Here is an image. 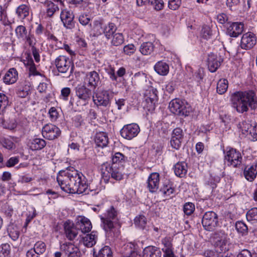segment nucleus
<instances>
[{"label": "nucleus", "mask_w": 257, "mask_h": 257, "mask_svg": "<svg viewBox=\"0 0 257 257\" xmlns=\"http://www.w3.org/2000/svg\"><path fill=\"white\" fill-rule=\"evenodd\" d=\"M25 65L29 71L30 75H40V73L37 71L36 66L32 59H28Z\"/></svg>", "instance_id": "43"}, {"label": "nucleus", "mask_w": 257, "mask_h": 257, "mask_svg": "<svg viewBox=\"0 0 257 257\" xmlns=\"http://www.w3.org/2000/svg\"><path fill=\"white\" fill-rule=\"evenodd\" d=\"M214 245L217 253L225 252L228 250V239L224 231L216 232L214 236Z\"/></svg>", "instance_id": "5"}, {"label": "nucleus", "mask_w": 257, "mask_h": 257, "mask_svg": "<svg viewBox=\"0 0 257 257\" xmlns=\"http://www.w3.org/2000/svg\"><path fill=\"white\" fill-rule=\"evenodd\" d=\"M57 181L61 189L67 193L75 191L76 185L81 181L80 174L73 168L60 171Z\"/></svg>", "instance_id": "2"}, {"label": "nucleus", "mask_w": 257, "mask_h": 257, "mask_svg": "<svg viewBox=\"0 0 257 257\" xmlns=\"http://www.w3.org/2000/svg\"><path fill=\"white\" fill-rule=\"evenodd\" d=\"M113 97L112 93L108 90H102L96 92L93 96V101L97 106L106 107L110 105Z\"/></svg>", "instance_id": "7"}, {"label": "nucleus", "mask_w": 257, "mask_h": 257, "mask_svg": "<svg viewBox=\"0 0 257 257\" xmlns=\"http://www.w3.org/2000/svg\"><path fill=\"white\" fill-rule=\"evenodd\" d=\"M195 210L194 204L191 202H188L184 205L183 210L184 213L187 215H191Z\"/></svg>", "instance_id": "55"}, {"label": "nucleus", "mask_w": 257, "mask_h": 257, "mask_svg": "<svg viewBox=\"0 0 257 257\" xmlns=\"http://www.w3.org/2000/svg\"><path fill=\"white\" fill-rule=\"evenodd\" d=\"M147 188L150 192H156L159 187L160 175L158 173H152L148 177L147 180Z\"/></svg>", "instance_id": "19"}, {"label": "nucleus", "mask_w": 257, "mask_h": 257, "mask_svg": "<svg viewBox=\"0 0 257 257\" xmlns=\"http://www.w3.org/2000/svg\"><path fill=\"white\" fill-rule=\"evenodd\" d=\"M76 95L77 97L76 104L81 107L88 103L91 96V91L86 86H78L75 88Z\"/></svg>", "instance_id": "6"}, {"label": "nucleus", "mask_w": 257, "mask_h": 257, "mask_svg": "<svg viewBox=\"0 0 257 257\" xmlns=\"http://www.w3.org/2000/svg\"><path fill=\"white\" fill-rule=\"evenodd\" d=\"M103 178H109L110 176L116 180H120L122 178L121 166L119 164L103 163L101 168Z\"/></svg>", "instance_id": "3"}, {"label": "nucleus", "mask_w": 257, "mask_h": 257, "mask_svg": "<svg viewBox=\"0 0 257 257\" xmlns=\"http://www.w3.org/2000/svg\"><path fill=\"white\" fill-rule=\"evenodd\" d=\"M235 227L237 231L241 233L242 235L247 232L248 227L243 221H239L236 222Z\"/></svg>", "instance_id": "51"}, {"label": "nucleus", "mask_w": 257, "mask_h": 257, "mask_svg": "<svg viewBox=\"0 0 257 257\" xmlns=\"http://www.w3.org/2000/svg\"><path fill=\"white\" fill-rule=\"evenodd\" d=\"M143 257H161L160 249L154 246H148L143 250Z\"/></svg>", "instance_id": "29"}, {"label": "nucleus", "mask_w": 257, "mask_h": 257, "mask_svg": "<svg viewBox=\"0 0 257 257\" xmlns=\"http://www.w3.org/2000/svg\"><path fill=\"white\" fill-rule=\"evenodd\" d=\"M30 8L28 5L23 4L19 6L16 9V14L18 17L25 19L29 15Z\"/></svg>", "instance_id": "40"}, {"label": "nucleus", "mask_w": 257, "mask_h": 257, "mask_svg": "<svg viewBox=\"0 0 257 257\" xmlns=\"http://www.w3.org/2000/svg\"><path fill=\"white\" fill-rule=\"evenodd\" d=\"M55 63L58 71L60 73H65L69 71L72 73L73 71V64L71 60L66 56H58L55 59Z\"/></svg>", "instance_id": "9"}, {"label": "nucleus", "mask_w": 257, "mask_h": 257, "mask_svg": "<svg viewBox=\"0 0 257 257\" xmlns=\"http://www.w3.org/2000/svg\"><path fill=\"white\" fill-rule=\"evenodd\" d=\"M135 225L138 227L144 229L147 225V218L144 215L137 216L134 220Z\"/></svg>", "instance_id": "44"}, {"label": "nucleus", "mask_w": 257, "mask_h": 257, "mask_svg": "<svg viewBox=\"0 0 257 257\" xmlns=\"http://www.w3.org/2000/svg\"><path fill=\"white\" fill-rule=\"evenodd\" d=\"M30 86L26 85L25 87H20L17 91V94L21 98H25L30 93Z\"/></svg>", "instance_id": "52"}, {"label": "nucleus", "mask_w": 257, "mask_h": 257, "mask_svg": "<svg viewBox=\"0 0 257 257\" xmlns=\"http://www.w3.org/2000/svg\"><path fill=\"white\" fill-rule=\"evenodd\" d=\"M61 133L59 128L51 123L45 124L42 131L43 136L49 140L57 139L60 136Z\"/></svg>", "instance_id": "12"}, {"label": "nucleus", "mask_w": 257, "mask_h": 257, "mask_svg": "<svg viewBox=\"0 0 257 257\" xmlns=\"http://www.w3.org/2000/svg\"><path fill=\"white\" fill-rule=\"evenodd\" d=\"M96 257H112L110 248L108 246H105L99 250Z\"/></svg>", "instance_id": "49"}, {"label": "nucleus", "mask_w": 257, "mask_h": 257, "mask_svg": "<svg viewBox=\"0 0 257 257\" xmlns=\"http://www.w3.org/2000/svg\"><path fill=\"white\" fill-rule=\"evenodd\" d=\"M187 164L184 162H178L174 166V172L176 176L183 177L187 172Z\"/></svg>", "instance_id": "34"}, {"label": "nucleus", "mask_w": 257, "mask_h": 257, "mask_svg": "<svg viewBox=\"0 0 257 257\" xmlns=\"http://www.w3.org/2000/svg\"><path fill=\"white\" fill-rule=\"evenodd\" d=\"M230 101L233 107L241 113L247 112L249 107L251 109H255L257 107L256 94L251 90L233 92L230 96Z\"/></svg>", "instance_id": "1"}, {"label": "nucleus", "mask_w": 257, "mask_h": 257, "mask_svg": "<svg viewBox=\"0 0 257 257\" xmlns=\"http://www.w3.org/2000/svg\"><path fill=\"white\" fill-rule=\"evenodd\" d=\"M239 125L242 134L245 135H248L249 130L252 128V124L247 121H243L241 123L239 124Z\"/></svg>", "instance_id": "50"}, {"label": "nucleus", "mask_w": 257, "mask_h": 257, "mask_svg": "<svg viewBox=\"0 0 257 257\" xmlns=\"http://www.w3.org/2000/svg\"><path fill=\"white\" fill-rule=\"evenodd\" d=\"M26 42L30 46L34 47V45L36 43V40L33 35L31 34L30 33H29L26 36V37L24 38Z\"/></svg>", "instance_id": "63"}, {"label": "nucleus", "mask_w": 257, "mask_h": 257, "mask_svg": "<svg viewBox=\"0 0 257 257\" xmlns=\"http://www.w3.org/2000/svg\"><path fill=\"white\" fill-rule=\"evenodd\" d=\"M46 145V141L40 138H34L30 140L29 147L32 151L41 150Z\"/></svg>", "instance_id": "28"}, {"label": "nucleus", "mask_w": 257, "mask_h": 257, "mask_svg": "<svg viewBox=\"0 0 257 257\" xmlns=\"http://www.w3.org/2000/svg\"><path fill=\"white\" fill-rule=\"evenodd\" d=\"M154 50V45L152 42H144L140 47V51L144 55L151 54Z\"/></svg>", "instance_id": "38"}, {"label": "nucleus", "mask_w": 257, "mask_h": 257, "mask_svg": "<svg viewBox=\"0 0 257 257\" xmlns=\"http://www.w3.org/2000/svg\"><path fill=\"white\" fill-rule=\"evenodd\" d=\"M202 35L204 39H209L212 35L210 28L208 26H204L202 29Z\"/></svg>", "instance_id": "61"}, {"label": "nucleus", "mask_w": 257, "mask_h": 257, "mask_svg": "<svg viewBox=\"0 0 257 257\" xmlns=\"http://www.w3.org/2000/svg\"><path fill=\"white\" fill-rule=\"evenodd\" d=\"M224 160L227 162L228 165L236 167L242 162V156L240 152L235 149L231 148L226 151Z\"/></svg>", "instance_id": "10"}, {"label": "nucleus", "mask_w": 257, "mask_h": 257, "mask_svg": "<svg viewBox=\"0 0 257 257\" xmlns=\"http://www.w3.org/2000/svg\"><path fill=\"white\" fill-rule=\"evenodd\" d=\"M139 125L136 123H131L125 125L120 130L121 136L127 140H131L136 137L140 132Z\"/></svg>", "instance_id": "13"}, {"label": "nucleus", "mask_w": 257, "mask_h": 257, "mask_svg": "<svg viewBox=\"0 0 257 257\" xmlns=\"http://www.w3.org/2000/svg\"><path fill=\"white\" fill-rule=\"evenodd\" d=\"M84 82L88 87L95 88L100 82L98 73L95 71L88 72L85 76Z\"/></svg>", "instance_id": "21"}, {"label": "nucleus", "mask_w": 257, "mask_h": 257, "mask_svg": "<svg viewBox=\"0 0 257 257\" xmlns=\"http://www.w3.org/2000/svg\"><path fill=\"white\" fill-rule=\"evenodd\" d=\"M125 158V156L119 152L116 153L112 157V164H118V163L121 162L122 161H124Z\"/></svg>", "instance_id": "59"}, {"label": "nucleus", "mask_w": 257, "mask_h": 257, "mask_svg": "<svg viewBox=\"0 0 257 257\" xmlns=\"http://www.w3.org/2000/svg\"><path fill=\"white\" fill-rule=\"evenodd\" d=\"M144 97L146 103L145 107L149 110L154 109L155 103L158 101L157 89L153 87L150 88L146 90L144 94Z\"/></svg>", "instance_id": "14"}, {"label": "nucleus", "mask_w": 257, "mask_h": 257, "mask_svg": "<svg viewBox=\"0 0 257 257\" xmlns=\"http://www.w3.org/2000/svg\"><path fill=\"white\" fill-rule=\"evenodd\" d=\"M18 79V73L16 69H10L5 74L4 81L8 84L14 83Z\"/></svg>", "instance_id": "31"}, {"label": "nucleus", "mask_w": 257, "mask_h": 257, "mask_svg": "<svg viewBox=\"0 0 257 257\" xmlns=\"http://www.w3.org/2000/svg\"><path fill=\"white\" fill-rule=\"evenodd\" d=\"M164 245L162 250L164 252V257H174L175 255L173 251L172 243L170 238L165 237L162 240Z\"/></svg>", "instance_id": "26"}, {"label": "nucleus", "mask_w": 257, "mask_h": 257, "mask_svg": "<svg viewBox=\"0 0 257 257\" xmlns=\"http://www.w3.org/2000/svg\"><path fill=\"white\" fill-rule=\"evenodd\" d=\"M76 226L82 233L88 232L92 228L90 221L87 218L82 216H79L77 218Z\"/></svg>", "instance_id": "22"}, {"label": "nucleus", "mask_w": 257, "mask_h": 257, "mask_svg": "<svg viewBox=\"0 0 257 257\" xmlns=\"http://www.w3.org/2000/svg\"><path fill=\"white\" fill-rule=\"evenodd\" d=\"M8 97L4 93L0 92V119L3 120V115L6 107L9 105Z\"/></svg>", "instance_id": "36"}, {"label": "nucleus", "mask_w": 257, "mask_h": 257, "mask_svg": "<svg viewBox=\"0 0 257 257\" xmlns=\"http://www.w3.org/2000/svg\"><path fill=\"white\" fill-rule=\"evenodd\" d=\"M44 6L46 8V14L49 17H52L59 10L58 6L50 1H45Z\"/></svg>", "instance_id": "35"}, {"label": "nucleus", "mask_w": 257, "mask_h": 257, "mask_svg": "<svg viewBox=\"0 0 257 257\" xmlns=\"http://www.w3.org/2000/svg\"><path fill=\"white\" fill-rule=\"evenodd\" d=\"M223 61V59L220 56H217L213 53L209 54L207 65L209 71L211 72H215Z\"/></svg>", "instance_id": "20"}, {"label": "nucleus", "mask_w": 257, "mask_h": 257, "mask_svg": "<svg viewBox=\"0 0 257 257\" xmlns=\"http://www.w3.org/2000/svg\"><path fill=\"white\" fill-rule=\"evenodd\" d=\"M7 231L10 237L13 240H16L19 237L20 231L17 225L10 224L8 225Z\"/></svg>", "instance_id": "39"}, {"label": "nucleus", "mask_w": 257, "mask_h": 257, "mask_svg": "<svg viewBox=\"0 0 257 257\" xmlns=\"http://www.w3.org/2000/svg\"><path fill=\"white\" fill-rule=\"evenodd\" d=\"M181 4V0H169L168 7L172 10H176L180 7Z\"/></svg>", "instance_id": "58"}, {"label": "nucleus", "mask_w": 257, "mask_h": 257, "mask_svg": "<svg viewBox=\"0 0 257 257\" xmlns=\"http://www.w3.org/2000/svg\"><path fill=\"white\" fill-rule=\"evenodd\" d=\"M17 37L19 39H24L28 34L26 27L22 25L18 26L15 29Z\"/></svg>", "instance_id": "46"}, {"label": "nucleus", "mask_w": 257, "mask_h": 257, "mask_svg": "<svg viewBox=\"0 0 257 257\" xmlns=\"http://www.w3.org/2000/svg\"><path fill=\"white\" fill-rule=\"evenodd\" d=\"M246 219L248 221L257 222V208L254 207L249 209L246 214Z\"/></svg>", "instance_id": "45"}, {"label": "nucleus", "mask_w": 257, "mask_h": 257, "mask_svg": "<svg viewBox=\"0 0 257 257\" xmlns=\"http://www.w3.org/2000/svg\"><path fill=\"white\" fill-rule=\"evenodd\" d=\"M161 191L164 195L169 196L174 193V189L173 188L172 185L169 183L167 184H164L161 189Z\"/></svg>", "instance_id": "54"}, {"label": "nucleus", "mask_w": 257, "mask_h": 257, "mask_svg": "<svg viewBox=\"0 0 257 257\" xmlns=\"http://www.w3.org/2000/svg\"><path fill=\"white\" fill-rule=\"evenodd\" d=\"M124 39L122 34L117 33L112 36L111 44L114 46H118L121 45Z\"/></svg>", "instance_id": "48"}, {"label": "nucleus", "mask_w": 257, "mask_h": 257, "mask_svg": "<svg viewBox=\"0 0 257 257\" xmlns=\"http://www.w3.org/2000/svg\"><path fill=\"white\" fill-rule=\"evenodd\" d=\"M64 230L66 237L70 240H73L78 233L77 228L70 222L67 221L64 223Z\"/></svg>", "instance_id": "25"}, {"label": "nucleus", "mask_w": 257, "mask_h": 257, "mask_svg": "<svg viewBox=\"0 0 257 257\" xmlns=\"http://www.w3.org/2000/svg\"><path fill=\"white\" fill-rule=\"evenodd\" d=\"M46 244L41 241L37 242L32 248L38 254L43 253L46 250Z\"/></svg>", "instance_id": "47"}, {"label": "nucleus", "mask_w": 257, "mask_h": 257, "mask_svg": "<svg viewBox=\"0 0 257 257\" xmlns=\"http://www.w3.org/2000/svg\"><path fill=\"white\" fill-rule=\"evenodd\" d=\"M0 21L5 27H7L4 33L7 35V32H11L12 30V23L9 20L6 9L0 6Z\"/></svg>", "instance_id": "23"}, {"label": "nucleus", "mask_w": 257, "mask_h": 257, "mask_svg": "<svg viewBox=\"0 0 257 257\" xmlns=\"http://www.w3.org/2000/svg\"><path fill=\"white\" fill-rule=\"evenodd\" d=\"M102 25L103 21L101 20H95L93 24H90L91 31L94 36H98L103 33L104 28Z\"/></svg>", "instance_id": "33"}, {"label": "nucleus", "mask_w": 257, "mask_h": 257, "mask_svg": "<svg viewBox=\"0 0 257 257\" xmlns=\"http://www.w3.org/2000/svg\"><path fill=\"white\" fill-rule=\"evenodd\" d=\"M116 29L117 28L115 24L110 23L104 27L103 33L104 34L106 39H110L113 35L115 34V32Z\"/></svg>", "instance_id": "41"}, {"label": "nucleus", "mask_w": 257, "mask_h": 257, "mask_svg": "<svg viewBox=\"0 0 257 257\" xmlns=\"http://www.w3.org/2000/svg\"><path fill=\"white\" fill-rule=\"evenodd\" d=\"M50 119L52 121H55L58 117L59 113L54 107H52L49 111Z\"/></svg>", "instance_id": "60"}, {"label": "nucleus", "mask_w": 257, "mask_h": 257, "mask_svg": "<svg viewBox=\"0 0 257 257\" xmlns=\"http://www.w3.org/2000/svg\"><path fill=\"white\" fill-rule=\"evenodd\" d=\"M256 40L254 35L248 32L243 35L240 43L242 49L248 50L252 48L256 44Z\"/></svg>", "instance_id": "17"}, {"label": "nucleus", "mask_w": 257, "mask_h": 257, "mask_svg": "<svg viewBox=\"0 0 257 257\" xmlns=\"http://www.w3.org/2000/svg\"><path fill=\"white\" fill-rule=\"evenodd\" d=\"M156 72L161 75H166L169 71V65L162 61L158 62L154 67Z\"/></svg>", "instance_id": "37"}, {"label": "nucleus", "mask_w": 257, "mask_h": 257, "mask_svg": "<svg viewBox=\"0 0 257 257\" xmlns=\"http://www.w3.org/2000/svg\"><path fill=\"white\" fill-rule=\"evenodd\" d=\"M184 135L183 130L180 127H177L173 131L170 141V144L172 148L176 150L180 148Z\"/></svg>", "instance_id": "15"}, {"label": "nucleus", "mask_w": 257, "mask_h": 257, "mask_svg": "<svg viewBox=\"0 0 257 257\" xmlns=\"http://www.w3.org/2000/svg\"><path fill=\"white\" fill-rule=\"evenodd\" d=\"M1 143L3 146L8 150H12L16 148V146L14 142L9 139L4 138L2 139Z\"/></svg>", "instance_id": "53"}, {"label": "nucleus", "mask_w": 257, "mask_h": 257, "mask_svg": "<svg viewBox=\"0 0 257 257\" xmlns=\"http://www.w3.org/2000/svg\"><path fill=\"white\" fill-rule=\"evenodd\" d=\"M104 229L110 231L114 227V224L117 222V212L113 206L106 211V212L100 216Z\"/></svg>", "instance_id": "4"}, {"label": "nucleus", "mask_w": 257, "mask_h": 257, "mask_svg": "<svg viewBox=\"0 0 257 257\" xmlns=\"http://www.w3.org/2000/svg\"><path fill=\"white\" fill-rule=\"evenodd\" d=\"M136 51L135 46L133 44H128L123 48L124 52L127 55H131Z\"/></svg>", "instance_id": "64"}, {"label": "nucleus", "mask_w": 257, "mask_h": 257, "mask_svg": "<svg viewBox=\"0 0 257 257\" xmlns=\"http://www.w3.org/2000/svg\"><path fill=\"white\" fill-rule=\"evenodd\" d=\"M97 238L96 232L92 231L91 233L81 237L80 241H82L85 246L90 247L96 243Z\"/></svg>", "instance_id": "27"}, {"label": "nucleus", "mask_w": 257, "mask_h": 257, "mask_svg": "<svg viewBox=\"0 0 257 257\" xmlns=\"http://www.w3.org/2000/svg\"><path fill=\"white\" fill-rule=\"evenodd\" d=\"M228 87V81L225 79H220L217 84L216 90L220 94H224L227 90Z\"/></svg>", "instance_id": "42"}, {"label": "nucleus", "mask_w": 257, "mask_h": 257, "mask_svg": "<svg viewBox=\"0 0 257 257\" xmlns=\"http://www.w3.org/2000/svg\"><path fill=\"white\" fill-rule=\"evenodd\" d=\"M243 174L247 180L250 182L253 181L257 174V164L246 167L244 170Z\"/></svg>", "instance_id": "30"}, {"label": "nucleus", "mask_w": 257, "mask_h": 257, "mask_svg": "<svg viewBox=\"0 0 257 257\" xmlns=\"http://www.w3.org/2000/svg\"><path fill=\"white\" fill-rule=\"evenodd\" d=\"M202 224L204 229L208 231H212L218 224V216L213 211L206 212L203 216Z\"/></svg>", "instance_id": "8"}, {"label": "nucleus", "mask_w": 257, "mask_h": 257, "mask_svg": "<svg viewBox=\"0 0 257 257\" xmlns=\"http://www.w3.org/2000/svg\"><path fill=\"white\" fill-rule=\"evenodd\" d=\"M61 250L67 257H80L79 248L72 243L66 242L61 245Z\"/></svg>", "instance_id": "16"}, {"label": "nucleus", "mask_w": 257, "mask_h": 257, "mask_svg": "<svg viewBox=\"0 0 257 257\" xmlns=\"http://www.w3.org/2000/svg\"><path fill=\"white\" fill-rule=\"evenodd\" d=\"M243 30V24L241 23H233L227 28V34L232 37H237Z\"/></svg>", "instance_id": "24"}, {"label": "nucleus", "mask_w": 257, "mask_h": 257, "mask_svg": "<svg viewBox=\"0 0 257 257\" xmlns=\"http://www.w3.org/2000/svg\"><path fill=\"white\" fill-rule=\"evenodd\" d=\"M1 253L5 257H10L11 246L8 243H4L1 245Z\"/></svg>", "instance_id": "57"}, {"label": "nucleus", "mask_w": 257, "mask_h": 257, "mask_svg": "<svg viewBox=\"0 0 257 257\" xmlns=\"http://www.w3.org/2000/svg\"><path fill=\"white\" fill-rule=\"evenodd\" d=\"M60 18L66 28L72 29L74 27V16L72 12L67 9L62 10Z\"/></svg>", "instance_id": "18"}, {"label": "nucleus", "mask_w": 257, "mask_h": 257, "mask_svg": "<svg viewBox=\"0 0 257 257\" xmlns=\"http://www.w3.org/2000/svg\"><path fill=\"white\" fill-rule=\"evenodd\" d=\"M87 188V185L85 184L81 183V181L76 185V188H75V190H72L70 193L81 194L85 191Z\"/></svg>", "instance_id": "56"}, {"label": "nucleus", "mask_w": 257, "mask_h": 257, "mask_svg": "<svg viewBox=\"0 0 257 257\" xmlns=\"http://www.w3.org/2000/svg\"><path fill=\"white\" fill-rule=\"evenodd\" d=\"M150 4L153 6L154 9L157 11L161 10L164 7V3L162 0H155L152 3H150Z\"/></svg>", "instance_id": "62"}, {"label": "nucleus", "mask_w": 257, "mask_h": 257, "mask_svg": "<svg viewBox=\"0 0 257 257\" xmlns=\"http://www.w3.org/2000/svg\"><path fill=\"white\" fill-rule=\"evenodd\" d=\"M170 111L176 115L180 116H188L190 111L189 108H187L183 102L178 99L172 100L169 105Z\"/></svg>", "instance_id": "11"}, {"label": "nucleus", "mask_w": 257, "mask_h": 257, "mask_svg": "<svg viewBox=\"0 0 257 257\" xmlns=\"http://www.w3.org/2000/svg\"><path fill=\"white\" fill-rule=\"evenodd\" d=\"M95 143L98 147L103 148L108 143V138L106 133L99 132L96 134Z\"/></svg>", "instance_id": "32"}]
</instances>
